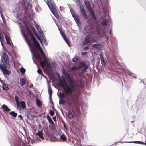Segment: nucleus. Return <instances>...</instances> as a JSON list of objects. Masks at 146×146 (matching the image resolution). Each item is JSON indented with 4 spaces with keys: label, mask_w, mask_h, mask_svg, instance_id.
I'll return each mask as SVG.
<instances>
[{
    "label": "nucleus",
    "mask_w": 146,
    "mask_h": 146,
    "mask_svg": "<svg viewBox=\"0 0 146 146\" xmlns=\"http://www.w3.org/2000/svg\"><path fill=\"white\" fill-rule=\"evenodd\" d=\"M67 78L69 85H68L64 78H62V80L64 85H65V86H63V88L64 94L66 95L72 94L73 92L75 90V88L77 85L75 80L71 78L69 74H68Z\"/></svg>",
    "instance_id": "obj_1"
},
{
    "label": "nucleus",
    "mask_w": 146,
    "mask_h": 146,
    "mask_svg": "<svg viewBox=\"0 0 146 146\" xmlns=\"http://www.w3.org/2000/svg\"><path fill=\"white\" fill-rule=\"evenodd\" d=\"M8 57L7 54L5 52L3 53V54L2 62L3 64H0V69L3 73L6 75H9L11 73V72L8 71L6 68L9 65Z\"/></svg>",
    "instance_id": "obj_2"
},
{
    "label": "nucleus",
    "mask_w": 146,
    "mask_h": 146,
    "mask_svg": "<svg viewBox=\"0 0 146 146\" xmlns=\"http://www.w3.org/2000/svg\"><path fill=\"white\" fill-rule=\"evenodd\" d=\"M31 38L32 40V43H31L29 39L27 40V42L29 46L34 50H37L38 49L41 47L39 42L35 36Z\"/></svg>",
    "instance_id": "obj_3"
},
{
    "label": "nucleus",
    "mask_w": 146,
    "mask_h": 146,
    "mask_svg": "<svg viewBox=\"0 0 146 146\" xmlns=\"http://www.w3.org/2000/svg\"><path fill=\"white\" fill-rule=\"evenodd\" d=\"M26 3H27L25 5V0H19L18 5V8L23 9H31L32 8V5L30 3L29 0L28 2L27 0H26Z\"/></svg>",
    "instance_id": "obj_4"
},
{
    "label": "nucleus",
    "mask_w": 146,
    "mask_h": 146,
    "mask_svg": "<svg viewBox=\"0 0 146 146\" xmlns=\"http://www.w3.org/2000/svg\"><path fill=\"white\" fill-rule=\"evenodd\" d=\"M74 19L77 23H80V21L78 16L76 14L74 10H70Z\"/></svg>",
    "instance_id": "obj_5"
},
{
    "label": "nucleus",
    "mask_w": 146,
    "mask_h": 146,
    "mask_svg": "<svg viewBox=\"0 0 146 146\" xmlns=\"http://www.w3.org/2000/svg\"><path fill=\"white\" fill-rule=\"evenodd\" d=\"M71 98H69L67 100V102L69 106H71L73 104L74 101H77L78 100V97L75 95L71 96Z\"/></svg>",
    "instance_id": "obj_6"
},
{
    "label": "nucleus",
    "mask_w": 146,
    "mask_h": 146,
    "mask_svg": "<svg viewBox=\"0 0 146 146\" xmlns=\"http://www.w3.org/2000/svg\"><path fill=\"white\" fill-rule=\"evenodd\" d=\"M47 4L48 7L50 9H56L57 8L55 4L51 3V2H48L47 3Z\"/></svg>",
    "instance_id": "obj_7"
},
{
    "label": "nucleus",
    "mask_w": 146,
    "mask_h": 146,
    "mask_svg": "<svg viewBox=\"0 0 146 146\" xmlns=\"http://www.w3.org/2000/svg\"><path fill=\"white\" fill-rule=\"evenodd\" d=\"M90 38L89 35H86L85 38V40L83 43V45H86L90 42Z\"/></svg>",
    "instance_id": "obj_8"
},
{
    "label": "nucleus",
    "mask_w": 146,
    "mask_h": 146,
    "mask_svg": "<svg viewBox=\"0 0 146 146\" xmlns=\"http://www.w3.org/2000/svg\"><path fill=\"white\" fill-rule=\"evenodd\" d=\"M84 3L87 9H92L90 2L88 0H85Z\"/></svg>",
    "instance_id": "obj_9"
},
{
    "label": "nucleus",
    "mask_w": 146,
    "mask_h": 146,
    "mask_svg": "<svg viewBox=\"0 0 146 146\" xmlns=\"http://www.w3.org/2000/svg\"><path fill=\"white\" fill-rule=\"evenodd\" d=\"M76 2L77 5L79 7L82 9H84V7L82 4V1L81 0H76Z\"/></svg>",
    "instance_id": "obj_10"
},
{
    "label": "nucleus",
    "mask_w": 146,
    "mask_h": 146,
    "mask_svg": "<svg viewBox=\"0 0 146 146\" xmlns=\"http://www.w3.org/2000/svg\"><path fill=\"white\" fill-rule=\"evenodd\" d=\"M52 12L57 18H59V15L57 11V10H50Z\"/></svg>",
    "instance_id": "obj_11"
},
{
    "label": "nucleus",
    "mask_w": 146,
    "mask_h": 146,
    "mask_svg": "<svg viewBox=\"0 0 146 146\" xmlns=\"http://www.w3.org/2000/svg\"><path fill=\"white\" fill-rule=\"evenodd\" d=\"M74 114V111L73 110H70L68 113V116L70 118H72L73 117Z\"/></svg>",
    "instance_id": "obj_12"
},
{
    "label": "nucleus",
    "mask_w": 146,
    "mask_h": 146,
    "mask_svg": "<svg viewBox=\"0 0 146 146\" xmlns=\"http://www.w3.org/2000/svg\"><path fill=\"white\" fill-rule=\"evenodd\" d=\"M1 109L6 112L10 111V109L6 105L4 104L1 106Z\"/></svg>",
    "instance_id": "obj_13"
},
{
    "label": "nucleus",
    "mask_w": 146,
    "mask_h": 146,
    "mask_svg": "<svg viewBox=\"0 0 146 146\" xmlns=\"http://www.w3.org/2000/svg\"><path fill=\"white\" fill-rule=\"evenodd\" d=\"M128 143H137L138 144H141L144 145H146V143H145L141 141H129L127 142Z\"/></svg>",
    "instance_id": "obj_14"
},
{
    "label": "nucleus",
    "mask_w": 146,
    "mask_h": 146,
    "mask_svg": "<svg viewBox=\"0 0 146 146\" xmlns=\"http://www.w3.org/2000/svg\"><path fill=\"white\" fill-rule=\"evenodd\" d=\"M44 60L40 61V64L42 67L44 68L45 67V65L47 63V61L46 59H44Z\"/></svg>",
    "instance_id": "obj_15"
},
{
    "label": "nucleus",
    "mask_w": 146,
    "mask_h": 146,
    "mask_svg": "<svg viewBox=\"0 0 146 146\" xmlns=\"http://www.w3.org/2000/svg\"><path fill=\"white\" fill-rule=\"evenodd\" d=\"M90 13L92 15V17L93 19L94 20H96V17L95 15L94 11H93V10H89Z\"/></svg>",
    "instance_id": "obj_16"
},
{
    "label": "nucleus",
    "mask_w": 146,
    "mask_h": 146,
    "mask_svg": "<svg viewBox=\"0 0 146 146\" xmlns=\"http://www.w3.org/2000/svg\"><path fill=\"white\" fill-rule=\"evenodd\" d=\"M49 122L51 123L52 125H53L54 124V123L53 121H52V119L50 117V116L48 115L46 116Z\"/></svg>",
    "instance_id": "obj_17"
},
{
    "label": "nucleus",
    "mask_w": 146,
    "mask_h": 146,
    "mask_svg": "<svg viewBox=\"0 0 146 146\" xmlns=\"http://www.w3.org/2000/svg\"><path fill=\"white\" fill-rule=\"evenodd\" d=\"M83 69L82 70L81 72L82 73H84L86 72V70L88 68V66L85 63V65H84Z\"/></svg>",
    "instance_id": "obj_18"
},
{
    "label": "nucleus",
    "mask_w": 146,
    "mask_h": 146,
    "mask_svg": "<svg viewBox=\"0 0 146 146\" xmlns=\"http://www.w3.org/2000/svg\"><path fill=\"white\" fill-rule=\"evenodd\" d=\"M37 135L39 136V137L41 138L42 139H44V137L43 136V133L42 131H39L37 133Z\"/></svg>",
    "instance_id": "obj_19"
},
{
    "label": "nucleus",
    "mask_w": 146,
    "mask_h": 146,
    "mask_svg": "<svg viewBox=\"0 0 146 146\" xmlns=\"http://www.w3.org/2000/svg\"><path fill=\"white\" fill-rule=\"evenodd\" d=\"M37 50L39 51L40 53L43 56V59H46V57L41 47H40Z\"/></svg>",
    "instance_id": "obj_20"
},
{
    "label": "nucleus",
    "mask_w": 146,
    "mask_h": 146,
    "mask_svg": "<svg viewBox=\"0 0 146 146\" xmlns=\"http://www.w3.org/2000/svg\"><path fill=\"white\" fill-rule=\"evenodd\" d=\"M100 57L101 60V64L102 65H105L106 64L105 61L104 60V59L103 57V56L102 54H100Z\"/></svg>",
    "instance_id": "obj_21"
},
{
    "label": "nucleus",
    "mask_w": 146,
    "mask_h": 146,
    "mask_svg": "<svg viewBox=\"0 0 146 146\" xmlns=\"http://www.w3.org/2000/svg\"><path fill=\"white\" fill-rule=\"evenodd\" d=\"M60 139L64 141H66L67 140V137L64 134H62L60 135Z\"/></svg>",
    "instance_id": "obj_22"
},
{
    "label": "nucleus",
    "mask_w": 146,
    "mask_h": 146,
    "mask_svg": "<svg viewBox=\"0 0 146 146\" xmlns=\"http://www.w3.org/2000/svg\"><path fill=\"white\" fill-rule=\"evenodd\" d=\"M19 104L21 105V106L23 109H25L26 108V106L25 102L24 101H21L20 102Z\"/></svg>",
    "instance_id": "obj_23"
},
{
    "label": "nucleus",
    "mask_w": 146,
    "mask_h": 146,
    "mask_svg": "<svg viewBox=\"0 0 146 146\" xmlns=\"http://www.w3.org/2000/svg\"><path fill=\"white\" fill-rule=\"evenodd\" d=\"M36 27L37 29L38 32L39 33V34H40L41 33H43V32L41 31V30L40 28V27H39V25H36Z\"/></svg>",
    "instance_id": "obj_24"
},
{
    "label": "nucleus",
    "mask_w": 146,
    "mask_h": 146,
    "mask_svg": "<svg viewBox=\"0 0 146 146\" xmlns=\"http://www.w3.org/2000/svg\"><path fill=\"white\" fill-rule=\"evenodd\" d=\"M27 33L28 34H29L30 35V37L31 38L34 37V36L33 35L31 31L29 29H28L27 30Z\"/></svg>",
    "instance_id": "obj_25"
},
{
    "label": "nucleus",
    "mask_w": 146,
    "mask_h": 146,
    "mask_svg": "<svg viewBox=\"0 0 146 146\" xmlns=\"http://www.w3.org/2000/svg\"><path fill=\"white\" fill-rule=\"evenodd\" d=\"M64 40L67 43L68 45H70V42L67 39L66 36L65 35H63L62 36Z\"/></svg>",
    "instance_id": "obj_26"
},
{
    "label": "nucleus",
    "mask_w": 146,
    "mask_h": 146,
    "mask_svg": "<svg viewBox=\"0 0 146 146\" xmlns=\"http://www.w3.org/2000/svg\"><path fill=\"white\" fill-rule=\"evenodd\" d=\"M48 92L49 95V96L51 98V96L52 93V88L50 87H49V88L48 89Z\"/></svg>",
    "instance_id": "obj_27"
},
{
    "label": "nucleus",
    "mask_w": 146,
    "mask_h": 146,
    "mask_svg": "<svg viewBox=\"0 0 146 146\" xmlns=\"http://www.w3.org/2000/svg\"><path fill=\"white\" fill-rule=\"evenodd\" d=\"M66 102L64 100H63V99H60L59 101V103L60 105H64Z\"/></svg>",
    "instance_id": "obj_28"
},
{
    "label": "nucleus",
    "mask_w": 146,
    "mask_h": 146,
    "mask_svg": "<svg viewBox=\"0 0 146 146\" xmlns=\"http://www.w3.org/2000/svg\"><path fill=\"white\" fill-rule=\"evenodd\" d=\"M84 65H85V62H81L80 64L77 67L78 69H79L80 68L84 66Z\"/></svg>",
    "instance_id": "obj_29"
},
{
    "label": "nucleus",
    "mask_w": 146,
    "mask_h": 146,
    "mask_svg": "<svg viewBox=\"0 0 146 146\" xmlns=\"http://www.w3.org/2000/svg\"><path fill=\"white\" fill-rule=\"evenodd\" d=\"M81 10V12L82 13L83 15L84 16L85 18L86 19H87L88 18V17L85 11V10Z\"/></svg>",
    "instance_id": "obj_30"
},
{
    "label": "nucleus",
    "mask_w": 146,
    "mask_h": 146,
    "mask_svg": "<svg viewBox=\"0 0 146 146\" xmlns=\"http://www.w3.org/2000/svg\"><path fill=\"white\" fill-rule=\"evenodd\" d=\"M20 82L21 85L23 86L25 84V79L23 78L20 79Z\"/></svg>",
    "instance_id": "obj_31"
},
{
    "label": "nucleus",
    "mask_w": 146,
    "mask_h": 146,
    "mask_svg": "<svg viewBox=\"0 0 146 146\" xmlns=\"http://www.w3.org/2000/svg\"><path fill=\"white\" fill-rule=\"evenodd\" d=\"M9 113L15 117H16L17 115V114L14 111H11Z\"/></svg>",
    "instance_id": "obj_32"
},
{
    "label": "nucleus",
    "mask_w": 146,
    "mask_h": 146,
    "mask_svg": "<svg viewBox=\"0 0 146 146\" xmlns=\"http://www.w3.org/2000/svg\"><path fill=\"white\" fill-rule=\"evenodd\" d=\"M108 21L107 19H104L101 22V24L102 25L106 26L107 25V23Z\"/></svg>",
    "instance_id": "obj_33"
},
{
    "label": "nucleus",
    "mask_w": 146,
    "mask_h": 146,
    "mask_svg": "<svg viewBox=\"0 0 146 146\" xmlns=\"http://www.w3.org/2000/svg\"><path fill=\"white\" fill-rule=\"evenodd\" d=\"M36 58L39 61H41L42 60V58L39 54L37 53L36 54Z\"/></svg>",
    "instance_id": "obj_34"
},
{
    "label": "nucleus",
    "mask_w": 146,
    "mask_h": 146,
    "mask_svg": "<svg viewBox=\"0 0 146 146\" xmlns=\"http://www.w3.org/2000/svg\"><path fill=\"white\" fill-rule=\"evenodd\" d=\"M9 89L7 85L3 84V89L6 90H8Z\"/></svg>",
    "instance_id": "obj_35"
},
{
    "label": "nucleus",
    "mask_w": 146,
    "mask_h": 146,
    "mask_svg": "<svg viewBox=\"0 0 146 146\" xmlns=\"http://www.w3.org/2000/svg\"><path fill=\"white\" fill-rule=\"evenodd\" d=\"M36 103L37 106L38 107L41 106L42 105L41 102L38 99L36 100Z\"/></svg>",
    "instance_id": "obj_36"
},
{
    "label": "nucleus",
    "mask_w": 146,
    "mask_h": 146,
    "mask_svg": "<svg viewBox=\"0 0 146 146\" xmlns=\"http://www.w3.org/2000/svg\"><path fill=\"white\" fill-rule=\"evenodd\" d=\"M5 37L6 39V40L7 41V43L8 44H10V42L9 41V39L8 37V36L6 35H5Z\"/></svg>",
    "instance_id": "obj_37"
},
{
    "label": "nucleus",
    "mask_w": 146,
    "mask_h": 146,
    "mask_svg": "<svg viewBox=\"0 0 146 146\" xmlns=\"http://www.w3.org/2000/svg\"><path fill=\"white\" fill-rule=\"evenodd\" d=\"M59 96L60 98V99H63L65 97L64 94L63 92H60L59 93Z\"/></svg>",
    "instance_id": "obj_38"
},
{
    "label": "nucleus",
    "mask_w": 146,
    "mask_h": 146,
    "mask_svg": "<svg viewBox=\"0 0 146 146\" xmlns=\"http://www.w3.org/2000/svg\"><path fill=\"white\" fill-rule=\"evenodd\" d=\"M60 83L58 84V85L59 86H62L63 88V86H65L63 84L62 80L61 79H60Z\"/></svg>",
    "instance_id": "obj_39"
},
{
    "label": "nucleus",
    "mask_w": 146,
    "mask_h": 146,
    "mask_svg": "<svg viewBox=\"0 0 146 146\" xmlns=\"http://www.w3.org/2000/svg\"><path fill=\"white\" fill-rule=\"evenodd\" d=\"M15 101L16 102V103L17 104V106L18 107L19 106V103L18 101V99L17 98V97L16 96H15Z\"/></svg>",
    "instance_id": "obj_40"
},
{
    "label": "nucleus",
    "mask_w": 146,
    "mask_h": 146,
    "mask_svg": "<svg viewBox=\"0 0 146 146\" xmlns=\"http://www.w3.org/2000/svg\"><path fill=\"white\" fill-rule=\"evenodd\" d=\"M20 71L22 74H24L25 72V69H24L23 67H21L20 68Z\"/></svg>",
    "instance_id": "obj_41"
},
{
    "label": "nucleus",
    "mask_w": 146,
    "mask_h": 146,
    "mask_svg": "<svg viewBox=\"0 0 146 146\" xmlns=\"http://www.w3.org/2000/svg\"><path fill=\"white\" fill-rule=\"evenodd\" d=\"M92 46L94 48L97 49L98 48L99 45L98 44H93Z\"/></svg>",
    "instance_id": "obj_42"
},
{
    "label": "nucleus",
    "mask_w": 146,
    "mask_h": 146,
    "mask_svg": "<svg viewBox=\"0 0 146 146\" xmlns=\"http://www.w3.org/2000/svg\"><path fill=\"white\" fill-rule=\"evenodd\" d=\"M49 113L50 115L52 116H53L55 114V113L54 111L52 110H51L50 111Z\"/></svg>",
    "instance_id": "obj_43"
},
{
    "label": "nucleus",
    "mask_w": 146,
    "mask_h": 146,
    "mask_svg": "<svg viewBox=\"0 0 146 146\" xmlns=\"http://www.w3.org/2000/svg\"><path fill=\"white\" fill-rule=\"evenodd\" d=\"M37 71V72L39 74H41L42 73V70L40 68H38V69Z\"/></svg>",
    "instance_id": "obj_44"
},
{
    "label": "nucleus",
    "mask_w": 146,
    "mask_h": 146,
    "mask_svg": "<svg viewBox=\"0 0 146 146\" xmlns=\"http://www.w3.org/2000/svg\"><path fill=\"white\" fill-rule=\"evenodd\" d=\"M78 60V58H77L76 56V57H74L72 59V61L74 62H76L77 60Z\"/></svg>",
    "instance_id": "obj_45"
},
{
    "label": "nucleus",
    "mask_w": 146,
    "mask_h": 146,
    "mask_svg": "<svg viewBox=\"0 0 146 146\" xmlns=\"http://www.w3.org/2000/svg\"><path fill=\"white\" fill-rule=\"evenodd\" d=\"M28 10L27 9V10H25V13H27V16L28 17L29 16H30L31 15L28 12Z\"/></svg>",
    "instance_id": "obj_46"
},
{
    "label": "nucleus",
    "mask_w": 146,
    "mask_h": 146,
    "mask_svg": "<svg viewBox=\"0 0 146 146\" xmlns=\"http://www.w3.org/2000/svg\"><path fill=\"white\" fill-rule=\"evenodd\" d=\"M26 146V145L23 142H21L20 145H18L17 146Z\"/></svg>",
    "instance_id": "obj_47"
},
{
    "label": "nucleus",
    "mask_w": 146,
    "mask_h": 146,
    "mask_svg": "<svg viewBox=\"0 0 146 146\" xmlns=\"http://www.w3.org/2000/svg\"><path fill=\"white\" fill-rule=\"evenodd\" d=\"M77 66H74L72 67L71 68V70H74L76 69H77Z\"/></svg>",
    "instance_id": "obj_48"
},
{
    "label": "nucleus",
    "mask_w": 146,
    "mask_h": 146,
    "mask_svg": "<svg viewBox=\"0 0 146 146\" xmlns=\"http://www.w3.org/2000/svg\"><path fill=\"white\" fill-rule=\"evenodd\" d=\"M82 55L86 56L87 55V52H82Z\"/></svg>",
    "instance_id": "obj_49"
},
{
    "label": "nucleus",
    "mask_w": 146,
    "mask_h": 146,
    "mask_svg": "<svg viewBox=\"0 0 146 146\" xmlns=\"http://www.w3.org/2000/svg\"><path fill=\"white\" fill-rule=\"evenodd\" d=\"M49 127L50 129L52 130H53L54 129V127L53 126V125H49Z\"/></svg>",
    "instance_id": "obj_50"
},
{
    "label": "nucleus",
    "mask_w": 146,
    "mask_h": 146,
    "mask_svg": "<svg viewBox=\"0 0 146 146\" xmlns=\"http://www.w3.org/2000/svg\"><path fill=\"white\" fill-rule=\"evenodd\" d=\"M64 127V128L66 130H67V128L66 126L65 123H63Z\"/></svg>",
    "instance_id": "obj_51"
},
{
    "label": "nucleus",
    "mask_w": 146,
    "mask_h": 146,
    "mask_svg": "<svg viewBox=\"0 0 146 146\" xmlns=\"http://www.w3.org/2000/svg\"><path fill=\"white\" fill-rule=\"evenodd\" d=\"M60 33L61 34V35L62 36L65 35L64 34V33L63 32L61 31H60Z\"/></svg>",
    "instance_id": "obj_52"
},
{
    "label": "nucleus",
    "mask_w": 146,
    "mask_h": 146,
    "mask_svg": "<svg viewBox=\"0 0 146 146\" xmlns=\"http://www.w3.org/2000/svg\"><path fill=\"white\" fill-rule=\"evenodd\" d=\"M53 119L54 121H56V116H54L53 117Z\"/></svg>",
    "instance_id": "obj_53"
},
{
    "label": "nucleus",
    "mask_w": 146,
    "mask_h": 146,
    "mask_svg": "<svg viewBox=\"0 0 146 146\" xmlns=\"http://www.w3.org/2000/svg\"><path fill=\"white\" fill-rule=\"evenodd\" d=\"M89 48V47L88 46H86L84 48V49L85 50H87Z\"/></svg>",
    "instance_id": "obj_54"
},
{
    "label": "nucleus",
    "mask_w": 146,
    "mask_h": 146,
    "mask_svg": "<svg viewBox=\"0 0 146 146\" xmlns=\"http://www.w3.org/2000/svg\"><path fill=\"white\" fill-rule=\"evenodd\" d=\"M110 35H111V36H112L113 35V34H112V32L111 31V29L110 30Z\"/></svg>",
    "instance_id": "obj_55"
},
{
    "label": "nucleus",
    "mask_w": 146,
    "mask_h": 146,
    "mask_svg": "<svg viewBox=\"0 0 146 146\" xmlns=\"http://www.w3.org/2000/svg\"><path fill=\"white\" fill-rule=\"evenodd\" d=\"M18 117H20V118L21 120L22 119H23V117H22V116L21 115H19L18 116Z\"/></svg>",
    "instance_id": "obj_56"
},
{
    "label": "nucleus",
    "mask_w": 146,
    "mask_h": 146,
    "mask_svg": "<svg viewBox=\"0 0 146 146\" xmlns=\"http://www.w3.org/2000/svg\"><path fill=\"white\" fill-rule=\"evenodd\" d=\"M30 27L31 28V29H33L34 28V27L32 25L30 26Z\"/></svg>",
    "instance_id": "obj_57"
},
{
    "label": "nucleus",
    "mask_w": 146,
    "mask_h": 146,
    "mask_svg": "<svg viewBox=\"0 0 146 146\" xmlns=\"http://www.w3.org/2000/svg\"><path fill=\"white\" fill-rule=\"evenodd\" d=\"M33 31V32L34 33H35L36 32V30L34 29V28L33 29H32Z\"/></svg>",
    "instance_id": "obj_58"
},
{
    "label": "nucleus",
    "mask_w": 146,
    "mask_h": 146,
    "mask_svg": "<svg viewBox=\"0 0 146 146\" xmlns=\"http://www.w3.org/2000/svg\"><path fill=\"white\" fill-rule=\"evenodd\" d=\"M33 31V32L34 33H35L36 32V30L34 29V28L33 29H32Z\"/></svg>",
    "instance_id": "obj_59"
},
{
    "label": "nucleus",
    "mask_w": 146,
    "mask_h": 146,
    "mask_svg": "<svg viewBox=\"0 0 146 146\" xmlns=\"http://www.w3.org/2000/svg\"><path fill=\"white\" fill-rule=\"evenodd\" d=\"M33 31V32L34 33H35L36 32V30L34 29V28L33 29H32Z\"/></svg>",
    "instance_id": "obj_60"
},
{
    "label": "nucleus",
    "mask_w": 146,
    "mask_h": 146,
    "mask_svg": "<svg viewBox=\"0 0 146 146\" xmlns=\"http://www.w3.org/2000/svg\"><path fill=\"white\" fill-rule=\"evenodd\" d=\"M33 31V32L34 33H35L36 32V30L34 29V28L33 29H32Z\"/></svg>",
    "instance_id": "obj_61"
},
{
    "label": "nucleus",
    "mask_w": 146,
    "mask_h": 146,
    "mask_svg": "<svg viewBox=\"0 0 146 146\" xmlns=\"http://www.w3.org/2000/svg\"><path fill=\"white\" fill-rule=\"evenodd\" d=\"M33 85L32 84L29 87L30 88H32V87H33Z\"/></svg>",
    "instance_id": "obj_62"
},
{
    "label": "nucleus",
    "mask_w": 146,
    "mask_h": 146,
    "mask_svg": "<svg viewBox=\"0 0 146 146\" xmlns=\"http://www.w3.org/2000/svg\"><path fill=\"white\" fill-rule=\"evenodd\" d=\"M35 35H36V36H37V37H38V34H35Z\"/></svg>",
    "instance_id": "obj_63"
},
{
    "label": "nucleus",
    "mask_w": 146,
    "mask_h": 146,
    "mask_svg": "<svg viewBox=\"0 0 146 146\" xmlns=\"http://www.w3.org/2000/svg\"><path fill=\"white\" fill-rule=\"evenodd\" d=\"M27 146H31L30 145H27Z\"/></svg>",
    "instance_id": "obj_64"
}]
</instances>
